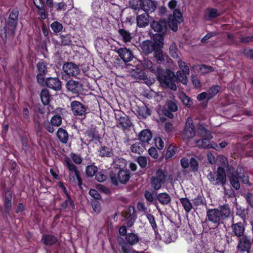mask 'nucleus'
<instances>
[{
	"label": "nucleus",
	"instance_id": "nucleus-1",
	"mask_svg": "<svg viewBox=\"0 0 253 253\" xmlns=\"http://www.w3.org/2000/svg\"><path fill=\"white\" fill-rule=\"evenodd\" d=\"M156 75L161 85L164 87H169L173 90H176L177 87L174 83L176 76L170 70H164L160 68H157Z\"/></svg>",
	"mask_w": 253,
	"mask_h": 253
},
{
	"label": "nucleus",
	"instance_id": "nucleus-2",
	"mask_svg": "<svg viewBox=\"0 0 253 253\" xmlns=\"http://www.w3.org/2000/svg\"><path fill=\"white\" fill-rule=\"evenodd\" d=\"M231 211L227 205L220 207V209H209L207 211L208 220L213 223L219 224L223 220L230 216Z\"/></svg>",
	"mask_w": 253,
	"mask_h": 253
},
{
	"label": "nucleus",
	"instance_id": "nucleus-3",
	"mask_svg": "<svg viewBox=\"0 0 253 253\" xmlns=\"http://www.w3.org/2000/svg\"><path fill=\"white\" fill-rule=\"evenodd\" d=\"M207 178L210 182L214 185L224 186L226 183V175L224 169L218 167L216 172H210Z\"/></svg>",
	"mask_w": 253,
	"mask_h": 253
},
{
	"label": "nucleus",
	"instance_id": "nucleus-4",
	"mask_svg": "<svg viewBox=\"0 0 253 253\" xmlns=\"http://www.w3.org/2000/svg\"><path fill=\"white\" fill-rule=\"evenodd\" d=\"M18 15L19 12L17 10H13L10 13L8 21L4 27L6 37L7 36L10 37L13 36L17 25Z\"/></svg>",
	"mask_w": 253,
	"mask_h": 253
},
{
	"label": "nucleus",
	"instance_id": "nucleus-5",
	"mask_svg": "<svg viewBox=\"0 0 253 253\" xmlns=\"http://www.w3.org/2000/svg\"><path fill=\"white\" fill-rule=\"evenodd\" d=\"M110 177L114 185H118L119 183L126 184L130 178V173L128 170L121 169L117 173L111 172Z\"/></svg>",
	"mask_w": 253,
	"mask_h": 253
},
{
	"label": "nucleus",
	"instance_id": "nucleus-6",
	"mask_svg": "<svg viewBox=\"0 0 253 253\" xmlns=\"http://www.w3.org/2000/svg\"><path fill=\"white\" fill-rule=\"evenodd\" d=\"M166 181V175L165 172L162 169H158L156 174L151 178L150 182L152 187L156 190L161 188L162 185L164 184Z\"/></svg>",
	"mask_w": 253,
	"mask_h": 253
},
{
	"label": "nucleus",
	"instance_id": "nucleus-7",
	"mask_svg": "<svg viewBox=\"0 0 253 253\" xmlns=\"http://www.w3.org/2000/svg\"><path fill=\"white\" fill-rule=\"evenodd\" d=\"M196 134L195 126L191 119H187L185 127L181 133V136L183 140L188 141L193 138Z\"/></svg>",
	"mask_w": 253,
	"mask_h": 253
},
{
	"label": "nucleus",
	"instance_id": "nucleus-8",
	"mask_svg": "<svg viewBox=\"0 0 253 253\" xmlns=\"http://www.w3.org/2000/svg\"><path fill=\"white\" fill-rule=\"evenodd\" d=\"M62 68L66 75L71 77H77L81 72L78 66L73 62H67L64 64Z\"/></svg>",
	"mask_w": 253,
	"mask_h": 253
},
{
	"label": "nucleus",
	"instance_id": "nucleus-9",
	"mask_svg": "<svg viewBox=\"0 0 253 253\" xmlns=\"http://www.w3.org/2000/svg\"><path fill=\"white\" fill-rule=\"evenodd\" d=\"M65 163H66L67 166L70 171V175L73 177L74 181H76L75 177L77 178L78 181V184L79 186H81L82 184V179L80 176V172L77 169L76 167L68 159L65 160Z\"/></svg>",
	"mask_w": 253,
	"mask_h": 253
},
{
	"label": "nucleus",
	"instance_id": "nucleus-10",
	"mask_svg": "<svg viewBox=\"0 0 253 253\" xmlns=\"http://www.w3.org/2000/svg\"><path fill=\"white\" fill-rule=\"evenodd\" d=\"M71 108L73 114L77 116H84L86 113L85 106L77 101H74L71 103Z\"/></svg>",
	"mask_w": 253,
	"mask_h": 253
},
{
	"label": "nucleus",
	"instance_id": "nucleus-11",
	"mask_svg": "<svg viewBox=\"0 0 253 253\" xmlns=\"http://www.w3.org/2000/svg\"><path fill=\"white\" fill-rule=\"evenodd\" d=\"M151 27L155 32L165 34L167 31V23L165 20L154 21L151 24Z\"/></svg>",
	"mask_w": 253,
	"mask_h": 253
},
{
	"label": "nucleus",
	"instance_id": "nucleus-12",
	"mask_svg": "<svg viewBox=\"0 0 253 253\" xmlns=\"http://www.w3.org/2000/svg\"><path fill=\"white\" fill-rule=\"evenodd\" d=\"M120 58L125 63L128 62L132 60L133 55L132 52L126 48H120L117 51Z\"/></svg>",
	"mask_w": 253,
	"mask_h": 253
},
{
	"label": "nucleus",
	"instance_id": "nucleus-13",
	"mask_svg": "<svg viewBox=\"0 0 253 253\" xmlns=\"http://www.w3.org/2000/svg\"><path fill=\"white\" fill-rule=\"evenodd\" d=\"M251 247V243L250 240L247 236H243L239 239L237 249L238 251L244 252H248Z\"/></svg>",
	"mask_w": 253,
	"mask_h": 253
},
{
	"label": "nucleus",
	"instance_id": "nucleus-14",
	"mask_svg": "<svg viewBox=\"0 0 253 253\" xmlns=\"http://www.w3.org/2000/svg\"><path fill=\"white\" fill-rule=\"evenodd\" d=\"M47 87L54 90L57 91L61 89V83L57 78H48L45 82Z\"/></svg>",
	"mask_w": 253,
	"mask_h": 253
},
{
	"label": "nucleus",
	"instance_id": "nucleus-15",
	"mask_svg": "<svg viewBox=\"0 0 253 253\" xmlns=\"http://www.w3.org/2000/svg\"><path fill=\"white\" fill-rule=\"evenodd\" d=\"M231 228L233 235L238 237H241L243 235L245 229L242 222L233 223L231 225Z\"/></svg>",
	"mask_w": 253,
	"mask_h": 253
},
{
	"label": "nucleus",
	"instance_id": "nucleus-16",
	"mask_svg": "<svg viewBox=\"0 0 253 253\" xmlns=\"http://www.w3.org/2000/svg\"><path fill=\"white\" fill-rule=\"evenodd\" d=\"M66 87L69 91L78 93L81 91L82 85L79 82L71 80L66 83Z\"/></svg>",
	"mask_w": 253,
	"mask_h": 253
},
{
	"label": "nucleus",
	"instance_id": "nucleus-17",
	"mask_svg": "<svg viewBox=\"0 0 253 253\" xmlns=\"http://www.w3.org/2000/svg\"><path fill=\"white\" fill-rule=\"evenodd\" d=\"M137 24L139 27H145L149 23V15L147 13L141 14L137 16Z\"/></svg>",
	"mask_w": 253,
	"mask_h": 253
},
{
	"label": "nucleus",
	"instance_id": "nucleus-18",
	"mask_svg": "<svg viewBox=\"0 0 253 253\" xmlns=\"http://www.w3.org/2000/svg\"><path fill=\"white\" fill-rule=\"evenodd\" d=\"M130 74L131 77L137 80H144L147 78L145 73L142 69L138 68L131 70Z\"/></svg>",
	"mask_w": 253,
	"mask_h": 253
},
{
	"label": "nucleus",
	"instance_id": "nucleus-19",
	"mask_svg": "<svg viewBox=\"0 0 253 253\" xmlns=\"http://www.w3.org/2000/svg\"><path fill=\"white\" fill-rule=\"evenodd\" d=\"M156 48L153 42L149 41H144L141 44V48L144 52L147 54L151 53Z\"/></svg>",
	"mask_w": 253,
	"mask_h": 253
},
{
	"label": "nucleus",
	"instance_id": "nucleus-20",
	"mask_svg": "<svg viewBox=\"0 0 253 253\" xmlns=\"http://www.w3.org/2000/svg\"><path fill=\"white\" fill-rule=\"evenodd\" d=\"M118 126L125 129L131 125V123L128 118L125 115L120 117L118 120Z\"/></svg>",
	"mask_w": 253,
	"mask_h": 253
},
{
	"label": "nucleus",
	"instance_id": "nucleus-21",
	"mask_svg": "<svg viewBox=\"0 0 253 253\" xmlns=\"http://www.w3.org/2000/svg\"><path fill=\"white\" fill-rule=\"evenodd\" d=\"M152 137V132L149 129L143 130L139 134V138L143 143L144 142L149 143Z\"/></svg>",
	"mask_w": 253,
	"mask_h": 253
},
{
	"label": "nucleus",
	"instance_id": "nucleus-22",
	"mask_svg": "<svg viewBox=\"0 0 253 253\" xmlns=\"http://www.w3.org/2000/svg\"><path fill=\"white\" fill-rule=\"evenodd\" d=\"M56 135L61 142L66 144L68 141L69 135L66 130L62 128H59L57 132Z\"/></svg>",
	"mask_w": 253,
	"mask_h": 253
},
{
	"label": "nucleus",
	"instance_id": "nucleus-23",
	"mask_svg": "<svg viewBox=\"0 0 253 253\" xmlns=\"http://www.w3.org/2000/svg\"><path fill=\"white\" fill-rule=\"evenodd\" d=\"M85 134L89 138V141H92L94 139L98 140L100 137L95 127H91L88 129L86 130Z\"/></svg>",
	"mask_w": 253,
	"mask_h": 253
},
{
	"label": "nucleus",
	"instance_id": "nucleus-24",
	"mask_svg": "<svg viewBox=\"0 0 253 253\" xmlns=\"http://www.w3.org/2000/svg\"><path fill=\"white\" fill-rule=\"evenodd\" d=\"M157 199L163 205L169 204L171 202L170 196L167 193H161L157 195Z\"/></svg>",
	"mask_w": 253,
	"mask_h": 253
},
{
	"label": "nucleus",
	"instance_id": "nucleus-25",
	"mask_svg": "<svg viewBox=\"0 0 253 253\" xmlns=\"http://www.w3.org/2000/svg\"><path fill=\"white\" fill-rule=\"evenodd\" d=\"M141 8L147 12H152L155 10L156 6L152 0H146L142 2Z\"/></svg>",
	"mask_w": 253,
	"mask_h": 253
},
{
	"label": "nucleus",
	"instance_id": "nucleus-26",
	"mask_svg": "<svg viewBox=\"0 0 253 253\" xmlns=\"http://www.w3.org/2000/svg\"><path fill=\"white\" fill-rule=\"evenodd\" d=\"M12 197V193L11 191H7L5 192L4 206L7 212H9L11 210Z\"/></svg>",
	"mask_w": 253,
	"mask_h": 253
},
{
	"label": "nucleus",
	"instance_id": "nucleus-27",
	"mask_svg": "<svg viewBox=\"0 0 253 253\" xmlns=\"http://www.w3.org/2000/svg\"><path fill=\"white\" fill-rule=\"evenodd\" d=\"M219 13L216 9L208 8L205 12V18L207 20H211L212 18H214L219 16Z\"/></svg>",
	"mask_w": 253,
	"mask_h": 253
},
{
	"label": "nucleus",
	"instance_id": "nucleus-28",
	"mask_svg": "<svg viewBox=\"0 0 253 253\" xmlns=\"http://www.w3.org/2000/svg\"><path fill=\"white\" fill-rule=\"evenodd\" d=\"M210 139L207 137H204L203 139L196 140V145L197 147L201 148L207 149L209 148H213L210 144Z\"/></svg>",
	"mask_w": 253,
	"mask_h": 253
},
{
	"label": "nucleus",
	"instance_id": "nucleus-29",
	"mask_svg": "<svg viewBox=\"0 0 253 253\" xmlns=\"http://www.w3.org/2000/svg\"><path fill=\"white\" fill-rule=\"evenodd\" d=\"M230 183L232 186L236 189L239 190L240 188V184L239 181V177L237 172L231 173L229 176Z\"/></svg>",
	"mask_w": 253,
	"mask_h": 253
},
{
	"label": "nucleus",
	"instance_id": "nucleus-30",
	"mask_svg": "<svg viewBox=\"0 0 253 253\" xmlns=\"http://www.w3.org/2000/svg\"><path fill=\"white\" fill-rule=\"evenodd\" d=\"M57 241L56 237L50 235H44L42 239V242L46 246H51Z\"/></svg>",
	"mask_w": 253,
	"mask_h": 253
},
{
	"label": "nucleus",
	"instance_id": "nucleus-31",
	"mask_svg": "<svg viewBox=\"0 0 253 253\" xmlns=\"http://www.w3.org/2000/svg\"><path fill=\"white\" fill-rule=\"evenodd\" d=\"M177 151V147L174 144H171L168 148L166 154V159H170L175 156Z\"/></svg>",
	"mask_w": 253,
	"mask_h": 253
},
{
	"label": "nucleus",
	"instance_id": "nucleus-32",
	"mask_svg": "<svg viewBox=\"0 0 253 253\" xmlns=\"http://www.w3.org/2000/svg\"><path fill=\"white\" fill-rule=\"evenodd\" d=\"M41 99L42 103L43 105H47L51 98V95L49 94V91L46 89H42L41 91Z\"/></svg>",
	"mask_w": 253,
	"mask_h": 253
},
{
	"label": "nucleus",
	"instance_id": "nucleus-33",
	"mask_svg": "<svg viewBox=\"0 0 253 253\" xmlns=\"http://www.w3.org/2000/svg\"><path fill=\"white\" fill-rule=\"evenodd\" d=\"M126 240L130 245H134L139 241L138 236L132 233H128L126 235Z\"/></svg>",
	"mask_w": 253,
	"mask_h": 253
},
{
	"label": "nucleus",
	"instance_id": "nucleus-34",
	"mask_svg": "<svg viewBox=\"0 0 253 253\" xmlns=\"http://www.w3.org/2000/svg\"><path fill=\"white\" fill-rule=\"evenodd\" d=\"M130 149L132 152L140 154L145 150V147L142 142H136L131 145Z\"/></svg>",
	"mask_w": 253,
	"mask_h": 253
},
{
	"label": "nucleus",
	"instance_id": "nucleus-35",
	"mask_svg": "<svg viewBox=\"0 0 253 253\" xmlns=\"http://www.w3.org/2000/svg\"><path fill=\"white\" fill-rule=\"evenodd\" d=\"M179 200L185 211L190 212L193 207L190 200L187 198H181Z\"/></svg>",
	"mask_w": 253,
	"mask_h": 253
},
{
	"label": "nucleus",
	"instance_id": "nucleus-36",
	"mask_svg": "<svg viewBox=\"0 0 253 253\" xmlns=\"http://www.w3.org/2000/svg\"><path fill=\"white\" fill-rule=\"evenodd\" d=\"M165 34H162L161 33H159L157 34H155L154 36V41L153 43L155 45L157 48H160L162 47L163 45V40L164 38L163 36Z\"/></svg>",
	"mask_w": 253,
	"mask_h": 253
},
{
	"label": "nucleus",
	"instance_id": "nucleus-37",
	"mask_svg": "<svg viewBox=\"0 0 253 253\" xmlns=\"http://www.w3.org/2000/svg\"><path fill=\"white\" fill-rule=\"evenodd\" d=\"M98 153L99 155L101 157H111L113 155L111 149L105 146L101 147L98 150Z\"/></svg>",
	"mask_w": 253,
	"mask_h": 253
},
{
	"label": "nucleus",
	"instance_id": "nucleus-38",
	"mask_svg": "<svg viewBox=\"0 0 253 253\" xmlns=\"http://www.w3.org/2000/svg\"><path fill=\"white\" fill-rule=\"evenodd\" d=\"M198 133L203 137H207L209 139H211L212 138V136L210 131L201 126L198 128Z\"/></svg>",
	"mask_w": 253,
	"mask_h": 253
},
{
	"label": "nucleus",
	"instance_id": "nucleus-39",
	"mask_svg": "<svg viewBox=\"0 0 253 253\" xmlns=\"http://www.w3.org/2000/svg\"><path fill=\"white\" fill-rule=\"evenodd\" d=\"M114 167L119 169L124 168L126 165V161L122 158H117L114 161Z\"/></svg>",
	"mask_w": 253,
	"mask_h": 253
},
{
	"label": "nucleus",
	"instance_id": "nucleus-40",
	"mask_svg": "<svg viewBox=\"0 0 253 253\" xmlns=\"http://www.w3.org/2000/svg\"><path fill=\"white\" fill-rule=\"evenodd\" d=\"M119 33L122 36L123 41L125 42H130L132 39L130 33L124 29H120Z\"/></svg>",
	"mask_w": 253,
	"mask_h": 253
},
{
	"label": "nucleus",
	"instance_id": "nucleus-41",
	"mask_svg": "<svg viewBox=\"0 0 253 253\" xmlns=\"http://www.w3.org/2000/svg\"><path fill=\"white\" fill-rule=\"evenodd\" d=\"M188 74H185L184 72L178 71L176 73V80H178L180 82L184 84H186L187 83L188 80L187 75Z\"/></svg>",
	"mask_w": 253,
	"mask_h": 253
},
{
	"label": "nucleus",
	"instance_id": "nucleus-42",
	"mask_svg": "<svg viewBox=\"0 0 253 253\" xmlns=\"http://www.w3.org/2000/svg\"><path fill=\"white\" fill-rule=\"evenodd\" d=\"M243 169L241 168H238L237 169V171L236 172L238 176L240 179H241L243 183H248L249 182L248 177L246 173L244 172H242Z\"/></svg>",
	"mask_w": 253,
	"mask_h": 253
},
{
	"label": "nucleus",
	"instance_id": "nucleus-43",
	"mask_svg": "<svg viewBox=\"0 0 253 253\" xmlns=\"http://www.w3.org/2000/svg\"><path fill=\"white\" fill-rule=\"evenodd\" d=\"M220 87L219 85L211 86L208 91V99L214 96L219 91Z\"/></svg>",
	"mask_w": 253,
	"mask_h": 253
},
{
	"label": "nucleus",
	"instance_id": "nucleus-44",
	"mask_svg": "<svg viewBox=\"0 0 253 253\" xmlns=\"http://www.w3.org/2000/svg\"><path fill=\"white\" fill-rule=\"evenodd\" d=\"M143 66L144 68L147 69L150 72H154L156 74L157 70H155V67L151 61L148 59H145L143 63Z\"/></svg>",
	"mask_w": 253,
	"mask_h": 253
},
{
	"label": "nucleus",
	"instance_id": "nucleus-45",
	"mask_svg": "<svg viewBox=\"0 0 253 253\" xmlns=\"http://www.w3.org/2000/svg\"><path fill=\"white\" fill-rule=\"evenodd\" d=\"M216 163L219 167L222 168V167H226L228 165V161L227 158L223 156H218L216 158Z\"/></svg>",
	"mask_w": 253,
	"mask_h": 253
},
{
	"label": "nucleus",
	"instance_id": "nucleus-46",
	"mask_svg": "<svg viewBox=\"0 0 253 253\" xmlns=\"http://www.w3.org/2000/svg\"><path fill=\"white\" fill-rule=\"evenodd\" d=\"M142 0H129V4L131 8L134 10L139 9L141 8Z\"/></svg>",
	"mask_w": 253,
	"mask_h": 253
},
{
	"label": "nucleus",
	"instance_id": "nucleus-47",
	"mask_svg": "<svg viewBox=\"0 0 253 253\" xmlns=\"http://www.w3.org/2000/svg\"><path fill=\"white\" fill-rule=\"evenodd\" d=\"M37 68L40 74L45 75L47 72V65L43 62H39L37 64Z\"/></svg>",
	"mask_w": 253,
	"mask_h": 253
},
{
	"label": "nucleus",
	"instance_id": "nucleus-48",
	"mask_svg": "<svg viewBox=\"0 0 253 253\" xmlns=\"http://www.w3.org/2000/svg\"><path fill=\"white\" fill-rule=\"evenodd\" d=\"M62 118L59 115H54L50 120L51 124L54 126H59L62 124Z\"/></svg>",
	"mask_w": 253,
	"mask_h": 253
},
{
	"label": "nucleus",
	"instance_id": "nucleus-49",
	"mask_svg": "<svg viewBox=\"0 0 253 253\" xmlns=\"http://www.w3.org/2000/svg\"><path fill=\"white\" fill-rule=\"evenodd\" d=\"M97 171V167L94 166H88L86 168V173L88 176L92 177Z\"/></svg>",
	"mask_w": 253,
	"mask_h": 253
},
{
	"label": "nucleus",
	"instance_id": "nucleus-50",
	"mask_svg": "<svg viewBox=\"0 0 253 253\" xmlns=\"http://www.w3.org/2000/svg\"><path fill=\"white\" fill-rule=\"evenodd\" d=\"M199 69L202 74H207L214 71V68L212 66L204 64L201 65Z\"/></svg>",
	"mask_w": 253,
	"mask_h": 253
},
{
	"label": "nucleus",
	"instance_id": "nucleus-51",
	"mask_svg": "<svg viewBox=\"0 0 253 253\" xmlns=\"http://www.w3.org/2000/svg\"><path fill=\"white\" fill-rule=\"evenodd\" d=\"M51 28L55 33H59L62 31L63 26L61 24L55 21L51 24Z\"/></svg>",
	"mask_w": 253,
	"mask_h": 253
},
{
	"label": "nucleus",
	"instance_id": "nucleus-52",
	"mask_svg": "<svg viewBox=\"0 0 253 253\" xmlns=\"http://www.w3.org/2000/svg\"><path fill=\"white\" fill-rule=\"evenodd\" d=\"M167 106L169 110L171 112H175L177 110L178 107L176 103L173 100H168L167 101Z\"/></svg>",
	"mask_w": 253,
	"mask_h": 253
},
{
	"label": "nucleus",
	"instance_id": "nucleus-53",
	"mask_svg": "<svg viewBox=\"0 0 253 253\" xmlns=\"http://www.w3.org/2000/svg\"><path fill=\"white\" fill-rule=\"evenodd\" d=\"M179 23H180V22H178L177 21H176L175 20L173 19V18H169V27L174 32H176L177 30V24Z\"/></svg>",
	"mask_w": 253,
	"mask_h": 253
},
{
	"label": "nucleus",
	"instance_id": "nucleus-54",
	"mask_svg": "<svg viewBox=\"0 0 253 253\" xmlns=\"http://www.w3.org/2000/svg\"><path fill=\"white\" fill-rule=\"evenodd\" d=\"M178 64L179 68L181 70V71L184 72L185 74H189V68L186 65L185 62L182 61L181 60H178Z\"/></svg>",
	"mask_w": 253,
	"mask_h": 253
},
{
	"label": "nucleus",
	"instance_id": "nucleus-55",
	"mask_svg": "<svg viewBox=\"0 0 253 253\" xmlns=\"http://www.w3.org/2000/svg\"><path fill=\"white\" fill-rule=\"evenodd\" d=\"M169 53L174 58H177L178 57L177 49L176 48V45L174 43L170 45L169 47Z\"/></svg>",
	"mask_w": 253,
	"mask_h": 253
},
{
	"label": "nucleus",
	"instance_id": "nucleus-56",
	"mask_svg": "<svg viewBox=\"0 0 253 253\" xmlns=\"http://www.w3.org/2000/svg\"><path fill=\"white\" fill-rule=\"evenodd\" d=\"M180 99L183 104L187 106H190L192 102L191 99L187 96L185 94H182L180 95Z\"/></svg>",
	"mask_w": 253,
	"mask_h": 253
},
{
	"label": "nucleus",
	"instance_id": "nucleus-57",
	"mask_svg": "<svg viewBox=\"0 0 253 253\" xmlns=\"http://www.w3.org/2000/svg\"><path fill=\"white\" fill-rule=\"evenodd\" d=\"M154 56L157 61H162L165 60V55L161 50H156Z\"/></svg>",
	"mask_w": 253,
	"mask_h": 253
},
{
	"label": "nucleus",
	"instance_id": "nucleus-58",
	"mask_svg": "<svg viewBox=\"0 0 253 253\" xmlns=\"http://www.w3.org/2000/svg\"><path fill=\"white\" fill-rule=\"evenodd\" d=\"M147 159L144 156H140L137 158V163L142 168H144L147 166Z\"/></svg>",
	"mask_w": 253,
	"mask_h": 253
},
{
	"label": "nucleus",
	"instance_id": "nucleus-59",
	"mask_svg": "<svg viewBox=\"0 0 253 253\" xmlns=\"http://www.w3.org/2000/svg\"><path fill=\"white\" fill-rule=\"evenodd\" d=\"M189 166L193 171H197L198 169V164L197 161L193 158H191Z\"/></svg>",
	"mask_w": 253,
	"mask_h": 253
},
{
	"label": "nucleus",
	"instance_id": "nucleus-60",
	"mask_svg": "<svg viewBox=\"0 0 253 253\" xmlns=\"http://www.w3.org/2000/svg\"><path fill=\"white\" fill-rule=\"evenodd\" d=\"M147 217L153 229L155 230L157 228V226L154 216L151 214H148L147 215Z\"/></svg>",
	"mask_w": 253,
	"mask_h": 253
},
{
	"label": "nucleus",
	"instance_id": "nucleus-61",
	"mask_svg": "<svg viewBox=\"0 0 253 253\" xmlns=\"http://www.w3.org/2000/svg\"><path fill=\"white\" fill-rule=\"evenodd\" d=\"M177 21L178 22H181L182 21V14L180 11L178 9H175L173 11V16L171 18Z\"/></svg>",
	"mask_w": 253,
	"mask_h": 253
},
{
	"label": "nucleus",
	"instance_id": "nucleus-62",
	"mask_svg": "<svg viewBox=\"0 0 253 253\" xmlns=\"http://www.w3.org/2000/svg\"><path fill=\"white\" fill-rule=\"evenodd\" d=\"M61 40L62 44L64 45H69L72 42L69 35L62 36Z\"/></svg>",
	"mask_w": 253,
	"mask_h": 253
},
{
	"label": "nucleus",
	"instance_id": "nucleus-63",
	"mask_svg": "<svg viewBox=\"0 0 253 253\" xmlns=\"http://www.w3.org/2000/svg\"><path fill=\"white\" fill-rule=\"evenodd\" d=\"M144 196L147 201L152 203L154 200V193L149 191H146L144 193Z\"/></svg>",
	"mask_w": 253,
	"mask_h": 253
},
{
	"label": "nucleus",
	"instance_id": "nucleus-64",
	"mask_svg": "<svg viewBox=\"0 0 253 253\" xmlns=\"http://www.w3.org/2000/svg\"><path fill=\"white\" fill-rule=\"evenodd\" d=\"M245 198L248 203L252 207H253V194L251 193H247Z\"/></svg>",
	"mask_w": 253,
	"mask_h": 253
}]
</instances>
